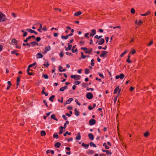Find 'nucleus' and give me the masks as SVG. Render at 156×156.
Masks as SVG:
<instances>
[{"label":"nucleus","mask_w":156,"mask_h":156,"mask_svg":"<svg viewBox=\"0 0 156 156\" xmlns=\"http://www.w3.org/2000/svg\"><path fill=\"white\" fill-rule=\"evenodd\" d=\"M120 91H121V90H120L119 91V92L118 93L117 95L114 98V99H113V101L115 103L116 102V101L117 100Z\"/></svg>","instance_id":"a211bd4d"},{"label":"nucleus","mask_w":156,"mask_h":156,"mask_svg":"<svg viewBox=\"0 0 156 156\" xmlns=\"http://www.w3.org/2000/svg\"><path fill=\"white\" fill-rule=\"evenodd\" d=\"M17 43L16 40L14 38L12 40V43L13 44H15Z\"/></svg>","instance_id":"c756f323"},{"label":"nucleus","mask_w":156,"mask_h":156,"mask_svg":"<svg viewBox=\"0 0 156 156\" xmlns=\"http://www.w3.org/2000/svg\"><path fill=\"white\" fill-rule=\"evenodd\" d=\"M51 118L56 121L58 120V119L55 118V114H52L51 116Z\"/></svg>","instance_id":"a878e982"},{"label":"nucleus","mask_w":156,"mask_h":156,"mask_svg":"<svg viewBox=\"0 0 156 156\" xmlns=\"http://www.w3.org/2000/svg\"><path fill=\"white\" fill-rule=\"evenodd\" d=\"M71 78H73L75 80H79L81 78V76L78 75H71Z\"/></svg>","instance_id":"f03ea898"},{"label":"nucleus","mask_w":156,"mask_h":156,"mask_svg":"<svg viewBox=\"0 0 156 156\" xmlns=\"http://www.w3.org/2000/svg\"><path fill=\"white\" fill-rule=\"evenodd\" d=\"M102 151L104 152H105L107 155L110 156L111 154L112 153L110 151H109L108 150H102Z\"/></svg>","instance_id":"4468645a"},{"label":"nucleus","mask_w":156,"mask_h":156,"mask_svg":"<svg viewBox=\"0 0 156 156\" xmlns=\"http://www.w3.org/2000/svg\"><path fill=\"white\" fill-rule=\"evenodd\" d=\"M150 14V12L149 11H148L145 14H141L140 15L143 16H147Z\"/></svg>","instance_id":"c85d7f7f"},{"label":"nucleus","mask_w":156,"mask_h":156,"mask_svg":"<svg viewBox=\"0 0 156 156\" xmlns=\"http://www.w3.org/2000/svg\"><path fill=\"white\" fill-rule=\"evenodd\" d=\"M135 12V10L133 8H132L131 9V12L132 14H134Z\"/></svg>","instance_id":"a18cd8bd"},{"label":"nucleus","mask_w":156,"mask_h":156,"mask_svg":"<svg viewBox=\"0 0 156 156\" xmlns=\"http://www.w3.org/2000/svg\"><path fill=\"white\" fill-rule=\"evenodd\" d=\"M81 135H80V133H78V136L76 137V140H80L81 139Z\"/></svg>","instance_id":"b1692460"},{"label":"nucleus","mask_w":156,"mask_h":156,"mask_svg":"<svg viewBox=\"0 0 156 156\" xmlns=\"http://www.w3.org/2000/svg\"><path fill=\"white\" fill-rule=\"evenodd\" d=\"M67 88V86H65L64 87H61L59 90L61 91H63L65 90Z\"/></svg>","instance_id":"aec40b11"},{"label":"nucleus","mask_w":156,"mask_h":156,"mask_svg":"<svg viewBox=\"0 0 156 156\" xmlns=\"http://www.w3.org/2000/svg\"><path fill=\"white\" fill-rule=\"evenodd\" d=\"M149 135V133L147 132H146L144 134V136L145 137H147Z\"/></svg>","instance_id":"58836bf2"},{"label":"nucleus","mask_w":156,"mask_h":156,"mask_svg":"<svg viewBox=\"0 0 156 156\" xmlns=\"http://www.w3.org/2000/svg\"><path fill=\"white\" fill-rule=\"evenodd\" d=\"M42 29V25L41 24H40V27L39 28L37 29V30L39 31V32L41 33L42 31H41V30Z\"/></svg>","instance_id":"f704fd0d"},{"label":"nucleus","mask_w":156,"mask_h":156,"mask_svg":"<svg viewBox=\"0 0 156 156\" xmlns=\"http://www.w3.org/2000/svg\"><path fill=\"white\" fill-rule=\"evenodd\" d=\"M35 64H36V62H35L34 63H33V64H32L29 65L28 66V68H29L30 67H31L32 66H35Z\"/></svg>","instance_id":"09e8293b"},{"label":"nucleus","mask_w":156,"mask_h":156,"mask_svg":"<svg viewBox=\"0 0 156 156\" xmlns=\"http://www.w3.org/2000/svg\"><path fill=\"white\" fill-rule=\"evenodd\" d=\"M51 49V47L49 45L45 47L44 48V51L43 53L45 54L48 51H50Z\"/></svg>","instance_id":"39448f33"},{"label":"nucleus","mask_w":156,"mask_h":156,"mask_svg":"<svg viewBox=\"0 0 156 156\" xmlns=\"http://www.w3.org/2000/svg\"><path fill=\"white\" fill-rule=\"evenodd\" d=\"M26 30L27 31L30 32V33H34L36 34H37V33L35 32L34 30H32L30 29H26Z\"/></svg>","instance_id":"9b49d317"},{"label":"nucleus","mask_w":156,"mask_h":156,"mask_svg":"<svg viewBox=\"0 0 156 156\" xmlns=\"http://www.w3.org/2000/svg\"><path fill=\"white\" fill-rule=\"evenodd\" d=\"M41 136H44L46 135V133L44 131H42L41 132Z\"/></svg>","instance_id":"e433bc0d"},{"label":"nucleus","mask_w":156,"mask_h":156,"mask_svg":"<svg viewBox=\"0 0 156 156\" xmlns=\"http://www.w3.org/2000/svg\"><path fill=\"white\" fill-rule=\"evenodd\" d=\"M5 16L3 13L0 12V22L4 21L5 20Z\"/></svg>","instance_id":"20e7f679"},{"label":"nucleus","mask_w":156,"mask_h":156,"mask_svg":"<svg viewBox=\"0 0 156 156\" xmlns=\"http://www.w3.org/2000/svg\"><path fill=\"white\" fill-rule=\"evenodd\" d=\"M27 35V32H24V33H23V37H26Z\"/></svg>","instance_id":"774afa93"},{"label":"nucleus","mask_w":156,"mask_h":156,"mask_svg":"<svg viewBox=\"0 0 156 156\" xmlns=\"http://www.w3.org/2000/svg\"><path fill=\"white\" fill-rule=\"evenodd\" d=\"M82 146L84 147L85 149H87L89 146V144H85L84 143H82Z\"/></svg>","instance_id":"f3484780"},{"label":"nucleus","mask_w":156,"mask_h":156,"mask_svg":"<svg viewBox=\"0 0 156 156\" xmlns=\"http://www.w3.org/2000/svg\"><path fill=\"white\" fill-rule=\"evenodd\" d=\"M55 97V95H52L49 98V100L50 101H51V102H53V99Z\"/></svg>","instance_id":"473e14b6"},{"label":"nucleus","mask_w":156,"mask_h":156,"mask_svg":"<svg viewBox=\"0 0 156 156\" xmlns=\"http://www.w3.org/2000/svg\"><path fill=\"white\" fill-rule=\"evenodd\" d=\"M61 145V144L60 143L58 142L56 143L55 144V147H56L57 148H59L60 147Z\"/></svg>","instance_id":"4be33fe9"},{"label":"nucleus","mask_w":156,"mask_h":156,"mask_svg":"<svg viewBox=\"0 0 156 156\" xmlns=\"http://www.w3.org/2000/svg\"><path fill=\"white\" fill-rule=\"evenodd\" d=\"M105 42V40L104 38H101L97 41V42L99 45H102Z\"/></svg>","instance_id":"423d86ee"},{"label":"nucleus","mask_w":156,"mask_h":156,"mask_svg":"<svg viewBox=\"0 0 156 156\" xmlns=\"http://www.w3.org/2000/svg\"><path fill=\"white\" fill-rule=\"evenodd\" d=\"M87 90L88 91H89L90 90L93 91V90H94V89L93 88H89L88 87H87Z\"/></svg>","instance_id":"0e129e2a"},{"label":"nucleus","mask_w":156,"mask_h":156,"mask_svg":"<svg viewBox=\"0 0 156 156\" xmlns=\"http://www.w3.org/2000/svg\"><path fill=\"white\" fill-rule=\"evenodd\" d=\"M103 146H104L105 148L107 149H108L109 148V147L105 143L103 144Z\"/></svg>","instance_id":"4c0bfd02"},{"label":"nucleus","mask_w":156,"mask_h":156,"mask_svg":"<svg viewBox=\"0 0 156 156\" xmlns=\"http://www.w3.org/2000/svg\"><path fill=\"white\" fill-rule=\"evenodd\" d=\"M86 97L88 99H91L93 97V95L91 93H88L86 95Z\"/></svg>","instance_id":"6e6552de"},{"label":"nucleus","mask_w":156,"mask_h":156,"mask_svg":"<svg viewBox=\"0 0 156 156\" xmlns=\"http://www.w3.org/2000/svg\"><path fill=\"white\" fill-rule=\"evenodd\" d=\"M99 75L101 78H102L103 79H104V76L101 73H99Z\"/></svg>","instance_id":"052dcab7"},{"label":"nucleus","mask_w":156,"mask_h":156,"mask_svg":"<svg viewBox=\"0 0 156 156\" xmlns=\"http://www.w3.org/2000/svg\"><path fill=\"white\" fill-rule=\"evenodd\" d=\"M76 46V45L73 46L71 49L72 52L73 53L77 52L78 51L77 48H76L75 49V48Z\"/></svg>","instance_id":"f8f14e48"},{"label":"nucleus","mask_w":156,"mask_h":156,"mask_svg":"<svg viewBox=\"0 0 156 156\" xmlns=\"http://www.w3.org/2000/svg\"><path fill=\"white\" fill-rule=\"evenodd\" d=\"M44 78L45 79H48V76L47 74H44L43 75Z\"/></svg>","instance_id":"864d4df0"},{"label":"nucleus","mask_w":156,"mask_h":156,"mask_svg":"<svg viewBox=\"0 0 156 156\" xmlns=\"http://www.w3.org/2000/svg\"><path fill=\"white\" fill-rule=\"evenodd\" d=\"M41 38L39 37H37L36 39V41H37V42H38L40 40H41Z\"/></svg>","instance_id":"680f3d73"},{"label":"nucleus","mask_w":156,"mask_h":156,"mask_svg":"<svg viewBox=\"0 0 156 156\" xmlns=\"http://www.w3.org/2000/svg\"><path fill=\"white\" fill-rule=\"evenodd\" d=\"M90 144L91 147H97L96 145L94 144L93 142H91L90 143Z\"/></svg>","instance_id":"7c9ffc66"},{"label":"nucleus","mask_w":156,"mask_h":156,"mask_svg":"<svg viewBox=\"0 0 156 156\" xmlns=\"http://www.w3.org/2000/svg\"><path fill=\"white\" fill-rule=\"evenodd\" d=\"M68 46L69 49L71 50V48H72V45L70 43H68Z\"/></svg>","instance_id":"c03bdc74"},{"label":"nucleus","mask_w":156,"mask_h":156,"mask_svg":"<svg viewBox=\"0 0 156 156\" xmlns=\"http://www.w3.org/2000/svg\"><path fill=\"white\" fill-rule=\"evenodd\" d=\"M90 72L89 70L88 69H85V73L86 74H88Z\"/></svg>","instance_id":"49530a36"},{"label":"nucleus","mask_w":156,"mask_h":156,"mask_svg":"<svg viewBox=\"0 0 156 156\" xmlns=\"http://www.w3.org/2000/svg\"><path fill=\"white\" fill-rule=\"evenodd\" d=\"M94 61V60L93 59H92L91 60V65L92 66H93L94 65V63L93 62Z\"/></svg>","instance_id":"4d7b16f0"},{"label":"nucleus","mask_w":156,"mask_h":156,"mask_svg":"<svg viewBox=\"0 0 156 156\" xmlns=\"http://www.w3.org/2000/svg\"><path fill=\"white\" fill-rule=\"evenodd\" d=\"M73 100L72 98H69L68 100L66 101V104H69Z\"/></svg>","instance_id":"2f4dec72"},{"label":"nucleus","mask_w":156,"mask_h":156,"mask_svg":"<svg viewBox=\"0 0 156 156\" xmlns=\"http://www.w3.org/2000/svg\"><path fill=\"white\" fill-rule=\"evenodd\" d=\"M44 90L45 88L44 87H43L42 88V90L41 92V93L42 94H44L46 96H47L48 95V94L47 93L44 92Z\"/></svg>","instance_id":"412c9836"},{"label":"nucleus","mask_w":156,"mask_h":156,"mask_svg":"<svg viewBox=\"0 0 156 156\" xmlns=\"http://www.w3.org/2000/svg\"><path fill=\"white\" fill-rule=\"evenodd\" d=\"M53 137L54 138L58 139V136L57 133H55L53 135Z\"/></svg>","instance_id":"37998d69"},{"label":"nucleus","mask_w":156,"mask_h":156,"mask_svg":"<svg viewBox=\"0 0 156 156\" xmlns=\"http://www.w3.org/2000/svg\"><path fill=\"white\" fill-rule=\"evenodd\" d=\"M75 102L77 103V104L79 106H80L81 105L80 103H79L78 102V100L77 99H76L75 100Z\"/></svg>","instance_id":"5fc2aeb1"},{"label":"nucleus","mask_w":156,"mask_h":156,"mask_svg":"<svg viewBox=\"0 0 156 156\" xmlns=\"http://www.w3.org/2000/svg\"><path fill=\"white\" fill-rule=\"evenodd\" d=\"M23 46H25L26 45H27L29 47H30V44L28 43H27L26 44H25V43H23Z\"/></svg>","instance_id":"13d9d810"},{"label":"nucleus","mask_w":156,"mask_h":156,"mask_svg":"<svg viewBox=\"0 0 156 156\" xmlns=\"http://www.w3.org/2000/svg\"><path fill=\"white\" fill-rule=\"evenodd\" d=\"M43 57V55L41 53H39L36 55V58L37 59L42 58Z\"/></svg>","instance_id":"ddd939ff"},{"label":"nucleus","mask_w":156,"mask_h":156,"mask_svg":"<svg viewBox=\"0 0 156 156\" xmlns=\"http://www.w3.org/2000/svg\"><path fill=\"white\" fill-rule=\"evenodd\" d=\"M81 83V82L79 81H76L73 82V83L75 85H79Z\"/></svg>","instance_id":"79ce46f5"},{"label":"nucleus","mask_w":156,"mask_h":156,"mask_svg":"<svg viewBox=\"0 0 156 156\" xmlns=\"http://www.w3.org/2000/svg\"><path fill=\"white\" fill-rule=\"evenodd\" d=\"M44 65L45 66L47 67L49 66V64L48 62H46L44 64Z\"/></svg>","instance_id":"bf43d9fd"},{"label":"nucleus","mask_w":156,"mask_h":156,"mask_svg":"<svg viewBox=\"0 0 156 156\" xmlns=\"http://www.w3.org/2000/svg\"><path fill=\"white\" fill-rule=\"evenodd\" d=\"M81 57L83 59H85L87 57L86 55H83V52H81Z\"/></svg>","instance_id":"72a5a7b5"},{"label":"nucleus","mask_w":156,"mask_h":156,"mask_svg":"<svg viewBox=\"0 0 156 156\" xmlns=\"http://www.w3.org/2000/svg\"><path fill=\"white\" fill-rule=\"evenodd\" d=\"M128 52V51L127 50H126L124 52L122 53L120 55V57H122L124 55Z\"/></svg>","instance_id":"cd10ccee"},{"label":"nucleus","mask_w":156,"mask_h":156,"mask_svg":"<svg viewBox=\"0 0 156 156\" xmlns=\"http://www.w3.org/2000/svg\"><path fill=\"white\" fill-rule=\"evenodd\" d=\"M136 51L133 48H132L130 52L129 53V54L133 55L135 53Z\"/></svg>","instance_id":"5701e85b"},{"label":"nucleus","mask_w":156,"mask_h":156,"mask_svg":"<svg viewBox=\"0 0 156 156\" xmlns=\"http://www.w3.org/2000/svg\"><path fill=\"white\" fill-rule=\"evenodd\" d=\"M120 90V89H119V86H117L116 87V88L114 90V94H116L118 91V92Z\"/></svg>","instance_id":"2eb2a0df"},{"label":"nucleus","mask_w":156,"mask_h":156,"mask_svg":"<svg viewBox=\"0 0 156 156\" xmlns=\"http://www.w3.org/2000/svg\"><path fill=\"white\" fill-rule=\"evenodd\" d=\"M130 59L127 58L126 60V62L129 63H132V61Z\"/></svg>","instance_id":"3c124183"},{"label":"nucleus","mask_w":156,"mask_h":156,"mask_svg":"<svg viewBox=\"0 0 156 156\" xmlns=\"http://www.w3.org/2000/svg\"><path fill=\"white\" fill-rule=\"evenodd\" d=\"M67 140V141L68 142H70L71 141H73V138H70L69 139H68Z\"/></svg>","instance_id":"338daca9"},{"label":"nucleus","mask_w":156,"mask_h":156,"mask_svg":"<svg viewBox=\"0 0 156 156\" xmlns=\"http://www.w3.org/2000/svg\"><path fill=\"white\" fill-rule=\"evenodd\" d=\"M81 14H82V12H81L79 11V12H75L74 13V15L75 16H78L80 15Z\"/></svg>","instance_id":"393cba45"},{"label":"nucleus","mask_w":156,"mask_h":156,"mask_svg":"<svg viewBox=\"0 0 156 156\" xmlns=\"http://www.w3.org/2000/svg\"><path fill=\"white\" fill-rule=\"evenodd\" d=\"M75 111V115L77 116H78L79 115V112L77 110L76 108H75L74 109Z\"/></svg>","instance_id":"bb28decb"},{"label":"nucleus","mask_w":156,"mask_h":156,"mask_svg":"<svg viewBox=\"0 0 156 156\" xmlns=\"http://www.w3.org/2000/svg\"><path fill=\"white\" fill-rule=\"evenodd\" d=\"M108 53V52L106 51H102L101 54L100 55V57L105 58L107 56Z\"/></svg>","instance_id":"7ed1b4c3"},{"label":"nucleus","mask_w":156,"mask_h":156,"mask_svg":"<svg viewBox=\"0 0 156 156\" xmlns=\"http://www.w3.org/2000/svg\"><path fill=\"white\" fill-rule=\"evenodd\" d=\"M81 49L82 50H83L85 53L88 54L91 53L93 50L91 48H88L85 47H81Z\"/></svg>","instance_id":"f257e3e1"},{"label":"nucleus","mask_w":156,"mask_h":156,"mask_svg":"<svg viewBox=\"0 0 156 156\" xmlns=\"http://www.w3.org/2000/svg\"><path fill=\"white\" fill-rule=\"evenodd\" d=\"M95 122L96 121L95 120L93 119H90L89 121V124L91 126L94 125L95 123Z\"/></svg>","instance_id":"1a4fd4ad"},{"label":"nucleus","mask_w":156,"mask_h":156,"mask_svg":"<svg viewBox=\"0 0 156 156\" xmlns=\"http://www.w3.org/2000/svg\"><path fill=\"white\" fill-rule=\"evenodd\" d=\"M89 34L88 33H86L84 35V37H85L87 38H88L89 37V36H88Z\"/></svg>","instance_id":"8fccbe9b"},{"label":"nucleus","mask_w":156,"mask_h":156,"mask_svg":"<svg viewBox=\"0 0 156 156\" xmlns=\"http://www.w3.org/2000/svg\"><path fill=\"white\" fill-rule=\"evenodd\" d=\"M42 30L44 31H46L47 30V28L45 26L44 27L42 28Z\"/></svg>","instance_id":"69168bd1"},{"label":"nucleus","mask_w":156,"mask_h":156,"mask_svg":"<svg viewBox=\"0 0 156 156\" xmlns=\"http://www.w3.org/2000/svg\"><path fill=\"white\" fill-rule=\"evenodd\" d=\"M68 37H69V36L68 35H66V36H63L62 35L61 36V38L62 39H67L68 38Z\"/></svg>","instance_id":"c9c22d12"},{"label":"nucleus","mask_w":156,"mask_h":156,"mask_svg":"<svg viewBox=\"0 0 156 156\" xmlns=\"http://www.w3.org/2000/svg\"><path fill=\"white\" fill-rule=\"evenodd\" d=\"M64 55V53L61 51L59 54V56L61 57H62Z\"/></svg>","instance_id":"6e6d98bb"},{"label":"nucleus","mask_w":156,"mask_h":156,"mask_svg":"<svg viewBox=\"0 0 156 156\" xmlns=\"http://www.w3.org/2000/svg\"><path fill=\"white\" fill-rule=\"evenodd\" d=\"M143 23V21L141 20H140L138 22L137 24V25L139 26H140Z\"/></svg>","instance_id":"ea45409f"},{"label":"nucleus","mask_w":156,"mask_h":156,"mask_svg":"<svg viewBox=\"0 0 156 156\" xmlns=\"http://www.w3.org/2000/svg\"><path fill=\"white\" fill-rule=\"evenodd\" d=\"M29 68H28L27 70V73L29 75H31L33 74V73H30V72H29Z\"/></svg>","instance_id":"603ef678"},{"label":"nucleus","mask_w":156,"mask_h":156,"mask_svg":"<svg viewBox=\"0 0 156 156\" xmlns=\"http://www.w3.org/2000/svg\"><path fill=\"white\" fill-rule=\"evenodd\" d=\"M59 70L60 72H62L65 71L66 70L65 69H63L62 67L61 66H59Z\"/></svg>","instance_id":"6ab92c4d"},{"label":"nucleus","mask_w":156,"mask_h":156,"mask_svg":"<svg viewBox=\"0 0 156 156\" xmlns=\"http://www.w3.org/2000/svg\"><path fill=\"white\" fill-rule=\"evenodd\" d=\"M68 134L69 135H70L71 134V133H69L68 132H66V133H64L63 134L64 136H66L67 134Z\"/></svg>","instance_id":"de8ad7c7"},{"label":"nucleus","mask_w":156,"mask_h":156,"mask_svg":"<svg viewBox=\"0 0 156 156\" xmlns=\"http://www.w3.org/2000/svg\"><path fill=\"white\" fill-rule=\"evenodd\" d=\"M102 37V36H101V35L100 36H98V35H96L94 36V38H96V39H99L100 38H101Z\"/></svg>","instance_id":"a19ab883"},{"label":"nucleus","mask_w":156,"mask_h":156,"mask_svg":"<svg viewBox=\"0 0 156 156\" xmlns=\"http://www.w3.org/2000/svg\"><path fill=\"white\" fill-rule=\"evenodd\" d=\"M96 33V30L95 29H93L91 30L90 34V36L93 37Z\"/></svg>","instance_id":"9d476101"},{"label":"nucleus","mask_w":156,"mask_h":156,"mask_svg":"<svg viewBox=\"0 0 156 156\" xmlns=\"http://www.w3.org/2000/svg\"><path fill=\"white\" fill-rule=\"evenodd\" d=\"M124 75L123 73H121L119 75H117L115 76V79H118L119 78H120L121 79H122L124 77Z\"/></svg>","instance_id":"0eeeda50"},{"label":"nucleus","mask_w":156,"mask_h":156,"mask_svg":"<svg viewBox=\"0 0 156 156\" xmlns=\"http://www.w3.org/2000/svg\"><path fill=\"white\" fill-rule=\"evenodd\" d=\"M66 55H73V54H72L71 53H69V52H66Z\"/></svg>","instance_id":"e2e57ef3"},{"label":"nucleus","mask_w":156,"mask_h":156,"mask_svg":"<svg viewBox=\"0 0 156 156\" xmlns=\"http://www.w3.org/2000/svg\"><path fill=\"white\" fill-rule=\"evenodd\" d=\"M88 137L91 140H93L94 139V136L91 133H89L88 134Z\"/></svg>","instance_id":"dca6fc26"}]
</instances>
